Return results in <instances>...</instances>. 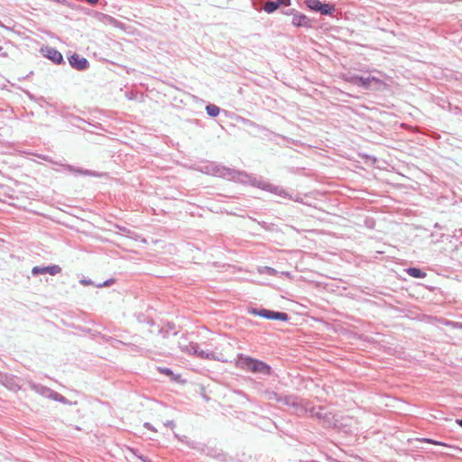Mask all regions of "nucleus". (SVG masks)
<instances>
[{"instance_id": "6ab92c4d", "label": "nucleus", "mask_w": 462, "mask_h": 462, "mask_svg": "<svg viewBox=\"0 0 462 462\" xmlns=\"http://www.w3.org/2000/svg\"><path fill=\"white\" fill-rule=\"evenodd\" d=\"M199 356L201 358H204V359H208V360L216 359L215 354L213 352H208V351H204V350H201L199 353Z\"/></svg>"}, {"instance_id": "f3484780", "label": "nucleus", "mask_w": 462, "mask_h": 462, "mask_svg": "<svg viewBox=\"0 0 462 462\" xmlns=\"http://www.w3.org/2000/svg\"><path fill=\"white\" fill-rule=\"evenodd\" d=\"M206 111L209 116L216 117L219 115L220 108L216 105L209 104L206 106Z\"/></svg>"}, {"instance_id": "423d86ee", "label": "nucleus", "mask_w": 462, "mask_h": 462, "mask_svg": "<svg viewBox=\"0 0 462 462\" xmlns=\"http://www.w3.org/2000/svg\"><path fill=\"white\" fill-rule=\"evenodd\" d=\"M308 413L314 418H317L324 422V424L328 427L334 426L333 422V416H331V413L325 412V409L321 406L316 408V407H309Z\"/></svg>"}, {"instance_id": "c85d7f7f", "label": "nucleus", "mask_w": 462, "mask_h": 462, "mask_svg": "<svg viewBox=\"0 0 462 462\" xmlns=\"http://www.w3.org/2000/svg\"><path fill=\"white\" fill-rule=\"evenodd\" d=\"M164 426L173 429L175 427V423L173 420H166L164 422Z\"/></svg>"}, {"instance_id": "9b49d317", "label": "nucleus", "mask_w": 462, "mask_h": 462, "mask_svg": "<svg viewBox=\"0 0 462 462\" xmlns=\"http://www.w3.org/2000/svg\"><path fill=\"white\" fill-rule=\"evenodd\" d=\"M28 385L31 390L34 391L36 393L40 394L41 396H43L48 399L51 398L53 390H51V388H48L40 383H36L32 381H28Z\"/></svg>"}, {"instance_id": "4be33fe9", "label": "nucleus", "mask_w": 462, "mask_h": 462, "mask_svg": "<svg viewBox=\"0 0 462 462\" xmlns=\"http://www.w3.org/2000/svg\"><path fill=\"white\" fill-rule=\"evenodd\" d=\"M420 441L422 442H426V443H430V444H434V445H439V446H444L446 447L447 445L443 442H440V441H437V440H434V439H428V438H424V439H421Z\"/></svg>"}, {"instance_id": "a211bd4d", "label": "nucleus", "mask_w": 462, "mask_h": 462, "mask_svg": "<svg viewBox=\"0 0 462 462\" xmlns=\"http://www.w3.org/2000/svg\"><path fill=\"white\" fill-rule=\"evenodd\" d=\"M264 397L268 401H275L279 402V401H281L282 395L273 391H266L264 393Z\"/></svg>"}, {"instance_id": "2f4dec72", "label": "nucleus", "mask_w": 462, "mask_h": 462, "mask_svg": "<svg viewBox=\"0 0 462 462\" xmlns=\"http://www.w3.org/2000/svg\"><path fill=\"white\" fill-rule=\"evenodd\" d=\"M143 462H151V460L146 457H143V456H139L138 457Z\"/></svg>"}, {"instance_id": "72a5a7b5", "label": "nucleus", "mask_w": 462, "mask_h": 462, "mask_svg": "<svg viewBox=\"0 0 462 462\" xmlns=\"http://www.w3.org/2000/svg\"><path fill=\"white\" fill-rule=\"evenodd\" d=\"M456 421L462 428V419L461 420H457Z\"/></svg>"}, {"instance_id": "412c9836", "label": "nucleus", "mask_w": 462, "mask_h": 462, "mask_svg": "<svg viewBox=\"0 0 462 462\" xmlns=\"http://www.w3.org/2000/svg\"><path fill=\"white\" fill-rule=\"evenodd\" d=\"M99 15L102 17L101 21L103 22H108L112 24H116L117 23V21L114 17L108 14H100Z\"/></svg>"}, {"instance_id": "b1692460", "label": "nucleus", "mask_w": 462, "mask_h": 462, "mask_svg": "<svg viewBox=\"0 0 462 462\" xmlns=\"http://www.w3.org/2000/svg\"><path fill=\"white\" fill-rule=\"evenodd\" d=\"M68 168L71 171H75V172H79V173H81V174H84V175H95L94 173H92L91 171H82V170H75L72 166H68Z\"/></svg>"}, {"instance_id": "f8f14e48", "label": "nucleus", "mask_w": 462, "mask_h": 462, "mask_svg": "<svg viewBox=\"0 0 462 462\" xmlns=\"http://www.w3.org/2000/svg\"><path fill=\"white\" fill-rule=\"evenodd\" d=\"M372 81L378 82L379 80L374 77H363V76H358V75L353 76L350 79L351 83H353L354 85H356L358 87L365 88H368L370 87V84Z\"/></svg>"}, {"instance_id": "cd10ccee", "label": "nucleus", "mask_w": 462, "mask_h": 462, "mask_svg": "<svg viewBox=\"0 0 462 462\" xmlns=\"http://www.w3.org/2000/svg\"><path fill=\"white\" fill-rule=\"evenodd\" d=\"M160 371L165 374H172V371L170 368H160Z\"/></svg>"}, {"instance_id": "dca6fc26", "label": "nucleus", "mask_w": 462, "mask_h": 462, "mask_svg": "<svg viewBox=\"0 0 462 462\" xmlns=\"http://www.w3.org/2000/svg\"><path fill=\"white\" fill-rule=\"evenodd\" d=\"M278 5H277V2L276 0L273 1V0H266L265 1V4H264V6H263V10L267 13V14H273V12H275L277 9H278Z\"/></svg>"}, {"instance_id": "0eeeda50", "label": "nucleus", "mask_w": 462, "mask_h": 462, "mask_svg": "<svg viewBox=\"0 0 462 462\" xmlns=\"http://www.w3.org/2000/svg\"><path fill=\"white\" fill-rule=\"evenodd\" d=\"M287 15H293L291 23L296 27H305V28H310L311 27V21L310 19L306 16L305 14L298 13L295 9H291L285 13Z\"/></svg>"}, {"instance_id": "1a4fd4ad", "label": "nucleus", "mask_w": 462, "mask_h": 462, "mask_svg": "<svg viewBox=\"0 0 462 462\" xmlns=\"http://www.w3.org/2000/svg\"><path fill=\"white\" fill-rule=\"evenodd\" d=\"M61 272V268L60 265L53 264L50 266H34L32 269V274L33 276H37L40 274L49 273L51 275H56Z\"/></svg>"}, {"instance_id": "e433bc0d", "label": "nucleus", "mask_w": 462, "mask_h": 462, "mask_svg": "<svg viewBox=\"0 0 462 462\" xmlns=\"http://www.w3.org/2000/svg\"><path fill=\"white\" fill-rule=\"evenodd\" d=\"M461 29H462V23H461Z\"/></svg>"}, {"instance_id": "f03ea898", "label": "nucleus", "mask_w": 462, "mask_h": 462, "mask_svg": "<svg viewBox=\"0 0 462 462\" xmlns=\"http://www.w3.org/2000/svg\"><path fill=\"white\" fill-rule=\"evenodd\" d=\"M236 365L244 371L251 372L254 374H260L263 375H269L272 372L271 366L263 361L243 354L237 356Z\"/></svg>"}, {"instance_id": "f257e3e1", "label": "nucleus", "mask_w": 462, "mask_h": 462, "mask_svg": "<svg viewBox=\"0 0 462 462\" xmlns=\"http://www.w3.org/2000/svg\"><path fill=\"white\" fill-rule=\"evenodd\" d=\"M200 171L212 176L227 178L244 184H250L251 186L271 192L279 197L291 199L290 194L281 186L273 185L262 179H257L253 175L247 174L246 172L236 171L214 162L201 165Z\"/></svg>"}, {"instance_id": "473e14b6", "label": "nucleus", "mask_w": 462, "mask_h": 462, "mask_svg": "<svg viewBox=\"0 0 462 462\" xmlns=\"http://www.w3.org/2000/svg\"><path fill=\"white\" fill-rule=\"evenodd\" d=\"M267 269H268L269 274H273L276 272L273 268H271V267H268Z\"/></svg>"}, {"instance_id": "a878e982", "label": "nucleus", "mask_w": 462, "mask_h": 462, "mask_svg": "<svg viewBox=\"0 0 462 462\" xmlns=\"http://www.w3.org/2000/svg\"><path fill=\"white\" fill-rule=\"evenodd\" d=\"M241 122L247 126H258L255 123L246 118H241Z\"/></svg>"}, {"instance_id": "9d476101", "label": "nucleus", "mask_w": 462, "mask_h": 462, "mask_svg": "<svg viewBox=\"0 0 462 462\" xmlns=\"http://www.w3.org/2000/svg\"><path fill=\"white\" fill-rule=\"evenodd\" d=\"M42 52L44 57L51 60L55 64H61L64 63V59L62 54L52 47H46L44 49H42Z\"/></svg>"}, {"instance_id": "c756f323", "label": "nucleus", "mask_w": 462, "mask_h": 462, "mask_svg": "<svg viewBox=\"0 0 462 462\" xmlns=\"http://www.w3.org/2000/svg\"><path fill=\"white\" fill-rule=\"evenodd\" d=\"M144 428L150 430H152V431H156V430L152 427V425L149 422H145L143 424Z\"/></svg>"}, {"instance_id": "f704fd0d", "label": "nucleus", "mask_w": 462, "mask_h": 462, "mask_svg": "<svg viewBox=\"0 0 462 462\" xmlns=\"http://www.w3.org/2000/svg\"><path fill=\"white\" fill-rule=\"evenodd\" d=\"M211 456H213L215 457H220L222 455L221 454H217H217H214V455L212 454Z\"/></svg>"}, {"instance_id": "393cba45", "label": "nucleus", "mask_w": 462, "mask_h": 462, "mask_svg": "<svg viewBox=\"0 0 462 462\" xmlns=\"http://www.w3.org/2000/svg\"><path fill=\"white\" fill-rule=\"evenodd\" d=\"M278 7L280 6H289L291 4V0H276Z\"/></svg>"}, {"instance_id": "5701e85b", "label": "nucleus", "mask_w": 462, "mask_h": 462, "mask_svg": "<svg viewBox=\"0 0 462 462\" xmlns=\"http://www.w3.org/2000/svg\"><path fill=\"white\" fill-rule=\"evenodd\" d=\"M291 395L292 394H290V395H282V398H281V401H279L280 403L283 404V405H286L288 406L290 401H291Z\"/></svg>"}, {"instance_id": "4468645a", "label": "nucleus", "mask_w": 462, "mask_h": 462, "mask_svg": "<svg viewBox=\"0 0 462 462\" xmlns=\"http://www.w3.org/2000/svg\"><path fill=\"white\" fill-rule=\"evenodd\" d=\"M180 348L184 352H188L190 354L192 353L198 356H199V353L202 350L199 348L198 344H194V343H190V344L185 345V346L180 345Z\"/></svg>"}, {"instance_id": "bb28decb", "label": "nucleus", "mask_w": 462, "mask_h": 462, "mask_svg": "<svg viewBox=\"0 0 462 462\" xmlns=\"http://www.w3.org/2000/svg\"><path fill=\"white\" fill-rule=\"evenodd\" d=\"M113 282H114V281L112 279H109V280H106V282H104L103 283L97 285V287L100 288V287H104V286H109Z\"/></svg>"}, {"instance_id": "39448f33", "label": "nucleus", "mask_w": 462, "mask_h": 462, "mask_svg": "<svg viewBox=\"0 0 462 462\" xmlns=\"http://www.w3.org/2000/svg\"><path fill=\"white\" fill-rule=\"evenodd\" d=\"M288 407L292 408L293 412L300 417L308 414L309 411V402L296 395H291Z\"/></svg>"}, {"instance_id": "ddd939ff", "label": "nucleus", "mask_w": 462, "mask_h": 462, "mask_svg": "<svg viewBox=\"0 0 462 462\" xmlns=\"http://www.w3.org/2000/svg\"><path fill=\"white\" fill-rule=\"evenodd\" d=\"M0 383L10 390L15 391L19 388L18 384L16 383V378L14 375L0 374Z\"/></svg>"}, {"instance_id": "2eb2a0df", "label": "nucleus", "mask_w": 462, "mask_h": 462, "mask_svg": "<svg viewBox=\"0 0 462 462\" xmlns=\"http://www.w3.org/2000/svg\"><path fill=\"white\" fill-rule=\"evenodd\" d=\"M405 271L410 276H411L413 278L422 279V278H425L427 275L425 272H423L421 269H419L416 267H410V268L406 269Z\"/></svg>"}, {"instance_id": "c9c22d12", "label": "nucleus", "mask_w": 462, "mask_h": 462, "mask_svg": "<svg viewBox=\"0 0 462 462\" xmlns=\"http://www.w3.org/2000/svg\"><path fill=\"white\" fill-rule=\"evenodd\" d=\"M2 51H3V47H2V46H0V52H1Z\"/></svg>"}, {"instance_id": "6e6552de", "label": "nucleus", "mask_w": 462, "mask_h": 462, "mask_svg": "<svg viewBox=\"0 0 462 462\" xmlns=\"http://www.w3.org/2000/svg\"><path fill=\"white\" fill-rule=\"evenodd\" d=\"M68 60L69 65L77 70L84 71L89 68L88 60L77 53H73L68 57Z\"/></svg>"}, {"instance_id": "aec40b11", "label": "nucleus", "mask_w": 462, "mask_h": 462, "mask_svg": "<svg viewBox=\"0 0 462 462\" xmlns=\"http://www.w3.org/2000/svg\"><path fill=\"white\" fill-rule=\"evenodd\" d=\"M51 399L53 400V401L59 402L60 403H67L68 402L67 399L64 396H62L61 394H60V393H58L57 392H54V391L52 393V395H51Z\"/></svg>"}, {"instance_id": "20e7f679", "label": "nucleus", "mask_w": 462, "mask_h": 462, "mask_svg": "<svg viewBox=\"0 0 462 462\" xmlns=\"http://www.w3.org/2000/svg\"><path fill=\"white\" fill-rule=\"evenodd\" d=\"M250 313L267 319L288 321L289 315L285 312L273 311L266 309H252Z\"/></svg>"}, {"instance_id": "7c9ffc66", "label": "nucleus", "mask_w": 462, "mask_h": 462, "mask_svg": "<svg viewBox=\"0 0 462 462\" xmlns=\"http://www.w3.org/2000/svg\"><path fill=\"white\" fill-rule=\"evenodd\" d=\"M79 282L81 284H83V285H90V284H92V282L90 280H88V279H82V280H80Z\"/></svg>"}, {"instance_id": "7ed1b4c3", "label": "nucleus", "mask_w": 462, "mask_h": 462, "mask_svg": "<svg viewBox=\"0 0 462 462\" xmlns=\"http://www.w3.org/2000/svg\"><path fill=\"white\" fill-rule=\"evenodd\" d=\"M307 7L324 15L333 16L336 9L333 5L324 4L319 0H305Z\"/></svg>"}]
</instances>
